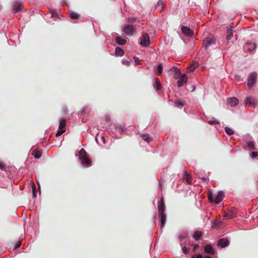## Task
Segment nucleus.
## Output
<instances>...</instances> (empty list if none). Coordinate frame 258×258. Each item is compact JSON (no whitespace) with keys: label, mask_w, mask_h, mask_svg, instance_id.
Here are the masks:
<instances>
[{"label":"nucleus","mask_w":258,"mask_h":258,"mask_svg":"<svg viewBox=\"0 0 258 258\" xmlns=\"http://www.w3.org/2000/svg\"><path fill=\"white\" fill-rule=\"evenodd\" d=\"M206 178H203V180H204V181H205V180H206Z\"/></svg>","instance_id":"nucleus-60"},{"label":"nucleus","mask_w":258,"mask_h":258,"mask_svg":"<svg viewBox=\"0 0 258 258\" xmlns=\"http://www.w3.org/2000/svg\"><path fill=\"white\" fill-rule=\"evenodd\" d=\"M79 159L83 166L89 167L91 166V161L88 157L86 151L82 148L79 152Z\"/></svg>","instance_id":"nucleus-1"},{"label":"nucleus","mask_w":258,"mask_h":258,"mask_svg":"<svg viewBox=\"0 0 258 258\" xmlns=\"http://www.w3.org/2000/svg\"><path fill=\"white\" fill-rule=\"evenodd\" d=\"M159 186L161 187V183L160 181H159Z\"/></svg>","instance_id":"nucleus-55"},{"label":"nucleus","mask_w":258,"mask_h":258,"mask_svg":"<svg viewBox=\"0 0 258 258\" xmlns=\"http://www.w3.org/2000/svg\"><path fill=\"white\" fill-rule=\"evenodd\" d=\"M59 126L58 128L61 130H66V125L67 122L66 118H59Z\"/></svg>","instance_id":"nucleus-15"},{"label":"nucleus","mask_w":258,"mask_h":258,"mask_svg":"<svg viewBox=\"0 0 258 258\" xmlns=\"http://www.w3.org/2000/svg\"><path fill=\"white\" fill-rule=\"evenodd\" d=\"M183 177L187 183H190L191 176L189 173H188L186 171H185L183 174Z\"/></svg>","instance_id":"nucleus-27"},{"label":"nucleus","mask_w":258,"mask_h":258,"mask_svg":"<svg viewBox=\"0 0 258 258\" xmlns=\"http://www.w3.org/2000/svg\"><path fill=\"white\" fill-rule=\"evenodd\" d=\"M230 244V242L227 238H222L218 240L217 242V246L221 248L228 246Z\"/></svg>","instance_id":"nucleus-8"},{"label":"nucleus","mask_w":258,"mask_h":258,"mask_svg":"<svg viewBox=\"0 0 258 258\" xmlns=\"http://www.w3.org/2000/svg\"><path fill=\"white\" fill-rule=\"evenodd\" d=\"M6 165L3 162H0V168L2 170H5Z\"/></svg>","instance_id":"nucleus-39"},{"label":"nucleus","mask_w":258,"mask_h":258,"mask_svg":"<svg viewBox=\"0 0 258 258\" xmlns=\"http://www.w3.org/2000/svg\"><path fill=\"white\" fill-rule=\"evenodd\" d=\"M33 155H34V158L36 159H38L41 157V153L38 152L34 153Z\"/></svg>","instance_id":"nucleus-36"},{"label":"nucleus","mask_w":258,"mask_h":258,"mask_svg":"<svg viewBox=\"0 0 258 258\" xmlns=\"http://www.w3.org/2000/svg\"><path fill=\"white\" fill-rule=\"evenodd\" d=\"M100 140L102 142V144H104L106 143L105 138L104 136L100 137Z\"/></svg>","instance_id":"nucleus-45"},{"label":"nucleus","mask_w":258,"mask_h":258,"mask_svg":"<svg viewBox=\"0 0 258 258\" xmlns=\"http://www.w3.org/2000/svg\"><path fill=\"white\" fill-rule=\"evenodd\" d=\"M167 216L166 213L159 214V225L161 228H163L166 221Z\"/></svg>","instance_id":"nucleus-12"},{"label":"nucleus","mask_w":258,"mask_h":258,"mask_svg":"<svg viewBox=\"0 0 258 258\" xmlns=\"http://www.w3.org/2000/svg\"><path fill=\"white\" fill-rule=\"evenodd\" d=\"M192 258H203V256L202 254H199L197 256H193Z\"/></svg>","instance_id":"nucleus-48"},{"label":"nucleus","mask_w":258,"mask_h":258,"mask_svg":"<svg viewBox=\"0 0 258 258\" xmlns=\"http://www.w3.org/2000/svg\"><path fill=\"white\" fill-rule=\"evenodd\" d=\"M199 247V245L198 244H195L194 246V250H195Z\"/></svg>","instance_id":"nucleus-51"},{"label":"nucleus","mask_w":258,"mask_h":258,"mask_svg":"<svg viewBox=\"0 0 258 258\" xmlns=\"http://www.w3.org/2000/svg\"><path fill=\"white\" fill-rule=\"evenodd\" d=\"M65 132H66V130H59L58 128V130L57 131L55 135H56V137H59V136H61Z\"/></svg>","instance_id":"nucleus-37"},{"label":"nucleus","mask_w":258,"mask_h":258,"mask_svg":"<svg viewBox=\"0 0 258 258\" xmlns=\"http://www.w3.org/2000/svg\"><path fill=\"white\" fill-rule=\"evenodd\" d=\"M205 252L210 254H213L215 253V250L210 244L206 245L204 247Z\"/></svg>","instance_id":"nucleus-16"},{"label":"nucleus","mask_w":258,"mask_h":258,"mask_svg":"<svg viewBox=\"0 0 258 258\" xmlns=\"http://www.w3.org/2000/svg\"><path fill=\"white\" fill-rule=\"evenodd\" d=\"M95 141L98 144L102 145L100 143V142L99 141V139H98V137L97 136L95 137Z\"/></svg>","instance_id":"nucleus-49"},{"label":"nucleus","mask_w":258,"mask_h":258,"mask_svg":"<svg viewBox=\"0 0 258 258\" xmlns=\"http://www.w3.org/2000/svg\"><path fill=\"white\" fill-rule=\"evenodd\" d=\"M258 154L256 152H252L251 153V156L252 158H255L257 156Z\"/></svg>","instance_id":"nucleus-42"},{"label":"nucleus","mask_w":258,"mask_h":258,"mask_svg":"<svg viewBox=\"0 0 258 258\" xmlns=\"http://www.w3.org/2000/svg\"><path fill=\"white\" fill-rule=\"evenodd\" d=\"M105 120L107 122V123H110V117L107 115H105Z\"/></svg>","instance_id":"nucleus-46"},{"label":"nucleus","mask_w":258,"mask_h":258,"mask_svg":"<svg viewBox=\"0 0 258 258\" xmlns=\"http://www.w3.org/2000/svg\"><path fill=\"white\" fill-rule=\"evenodd\" d=\"M245 142L247 147L249 148L250 149L254 150L255 149L254 143L253 141L248 140L246 141Z\"/></svg>","instance_id":"nucleus-26"},{"label":"nucleus","mask_w":258,"mask_h":258,"mask_svg":"<svg viewBox=\"0 0 258 258\" xmlns=\"http://www.w3.org/2000/svg\"><path fill=\"white\" fill-rule=\"evenodd\" d=\"M239 78H240V77H239V76L236 75V76H235V79H236V80H239Z\"/></svg>","instance_id":"nucleus-52"},{"label":"nucleus","mask_w":258,"mask_h":258,"mask_svg":"<svg viewBox=\"0 0 258 258\" xmlns=\"http://www.w3.org/2000/svg\"><path fill=\"white\" fill-rule=\"evenodd\" d=\"M192 91H194L196 89V87L195 86H192Z\"/></svg>","instance_id":"nucleus-53"},{"label":"nucleus","mask_w":258,"mask_h":258,"mask_svg":"<svg viewBox=\"0 0 258 258\" xmlns=\"http://www.w3.org/2000/svg\"><path fill=\"white\" fill-rule=\"evenodd\" d=\"M58 16V13L56 10H52L51 12V18H55Z\"/></svg>","instance_id":"nucleus-35"},{"label":"nucleus","mask_w":258,"mask_h":258,"mask_svg":"<svg viewBox=\"0 0 258 258\" xmlns=\"http://www.w3.org/2000/svg\"><path fill=\"white\" fill-rule=\"evenodd\" d=\"M227 218H230L228 215H226L224 217V219H226Z\"/></svg>","instance_id":"nucleus-54"},{"label":"nucleus","mask_w":258,"mask_h":258,"mask_svg":"<svg viewBox=\"0 0 258 258\" xmlns=\"http://www.w3.org/2000/svg\"><path fill=\"white\" fill-rule=\"evenodd\" d=\"M69 16L72 19H78L79 18L80 15L73 11H70L69 12Z\"/></svg>","instance_id":"nucleus-23"},{"label":"nucleus","mask_w":258,"mask_h":258,"mask_svg":"<svg viewBox=\"0 0 258 258\" xmlns=\"http://www.w3.org/2000/svg\"><path fill=\"white\" fill-rule=\"evenodd\" d=\"M141 137L144 141L148 143H150L153 140V138L149 134H143Z\"/></svg>","instance_id":"nucleus-24"},{"label":"nucleus","mask_w":258,"mask_h":258,"mask_svg":"<svg viewBox=\"0 0 258 258\" xmlns=\"http://www.w3.org/2000/svg\"><path fill=\"white\" fill-rule=\"evenodd\" d=\"M134 59L135 60V64L138 65L139 63V59L136 56L134 57Z\"/></svg>","instance_id":"nucleus-43"},{"label":"nucleus","mask_w":258,"mask_h":258,"mask_svg":"<svg viewBox=\"0 0 258 258\" xmlns=\"http://www.w3.org/2000/svg\"><path fill=\"white\" fill-rule=\"evenodd\" d=\"M208 122L209 124L211 125L219 124L220 123L219 121L218 120L215 119L214 118H213V119L209 120Z\"/></svg>","instance_id":"nucleus-32"},{"label":"nucleus","mask_w":258,"mask_h":258,"mask_svg":"<svg viewBox=\"0 0 258 258\" xmlns=\"http://www.w3.org/2000/svg\"><path fill=\"white\" fill-rule=\"evenodd\" d=\"M228 104L232 107L236 106L238 104V100L235 97H231L228 99Z\"/></svg>","instance_id":"nucleus-14"},{"label":"nucleus","mask_w":258,"mask_h":258,"mask_svg":"<svg viewBox=\"0 0 258 258\" xmlns=\"http://www.w3.org/2000/svg\"><path fill=\"white\" fill-rule=\"evenodd\" d=\"M115 132L119 133L120 135L122 134L124 131V129L120 124H114Z\"/></svg>","instance_id":"nucleus-18"},{"label":"nucleus","mask_w":258,"mask_h":258,"mask_svg":"<svg viewBox=\"0 0 258 258\" xmlns=\"http://www.w3.org/2000/svg\"><path fill=\"white\" fill-rule=\"evenodd\" d=\"M63 110H64V111H67V110H68V109L63 108Z\"/></svg>","instance_id":"nucleus-57"},{"label":"nucleus","mask_w":258,"mask_h":258,"mask_svg":"<svg viewBox=\"0 0 258 258\" xmlns=\"http://www.w3.org/2000/svg\"><path fill=\"white\" fill-rule=\"evenodd\" d=\"M161 7L160 11H162L164 7L163 2L162 1H159L156 6V9H158V8Z\"/></svg>","instance_id":"nucleus-30"},{"label":"nucleus","mask_w":258,"mask_h":258,"mask_svg":"<svg viewBox=\"0 0 258 258\" xmlns=\"http://www.w3.org/2000/svg\"><path fill=\"white\" fill-rule=\"evenodd\" d=\"M202 235L203 232L202 231L197 230L194 232L192 237L195 240L198 241L200 239Z\"/></svg>","instance_id":"nucleus-20"},{"label":"nucleus","mask_w":258,"mask_h":258,"mask_svg":"<svg viewBox=\"0 0 258 258\" xmlns=\"http://www.w3.org/2000/svg\"><path fill=\"white\" fill-rule=\"evenodd\" d=\"M233 36V27L229 26L227 27L226 30V40L229 41L231 40V38Z\"/></svg>","instance_id":"nucleus-13"},{"label":"nucleus","mask_w":258,"mask_h":258,"mask_svg":"<svg viewBox=\"0 0 258 258\" xmlns=\"http://www.w3.org/2000/svg\"><path fill=\"white\" fill-rule=\"evenodd\" d=\"M187 81V77L185 74H182L177 81V86L178 87L183 86Z\"/></svg>","instance_id":"nucleus-9"},{"label":"nucleus","mask_w":258,"mask_h":258,"mask_svg":"<svg viewBox=\"0 0 258 258\" xmlns=\"http://www.w3.org/2000/svg\"><path fill=\"white\" fill-rule=\"evenodd\" d=\"M215 44L216 41L215 40L211 38L208 37L204 40L203 47H204L206 50H207L210 46L214 45Z\"/></svg>","instance_id":"nucleus-5"},{"label":"nucleus","mask_w":258,"mask_h":258,"mask_svg":"<svg viewBox=\"0 0 258 258\" xmlns=\"http://www.w3.org/2000/svg\"><path fill=\"white\" fill-rule=\"evenodd\" d=\"M185 237L186 236L182 234H180L178 235V239L180 241V245L181 246H182L185 244V242H183V240L185 239Z\"/></svg>","instance_id":"nucleus-29"},{"label":"nucleus","mask_w":258,"mask_h":258,"mask_svg":"<svg viewBox=\"0 0 258 258\" xmlns=\"http://www.w3.org/2000/svg\"><path fill=\"white\" fill-rule=\"evenodd\" d=\"M225 132L229 136H231L234 134V131L228 126L225 127Z\"/></svg>","instance_id":"nucleus-28"},{"label":"nucleus","mask_w":258,"mask_h":258,"mask_svg":"<svg viewBox=\"0 0 258 258\" xmlns=\"http://www.w3.org/2000/svg\"><path fill=\"white\" fill-rule=\"evenodd\" d=\"M256 73L253 72L251 73L248 76L247 86L249 88H251L255 83L256 81Z\"/></svg>","instance_id":"nucleus-4"},{"label":"nucleus","mask_w":258,"mask_h":258,"mask_svg":"<svg viewBox=\"0 0 258 258\" xmlns=\"http://www.w3.org/2000/svg\"><path fill=\"white\" fill-rule=\"evenodd\" d=\"M181 30L182 32V33L185 35V36L190 37H192L194 34L193 31L189 28V27L184 26H181L180 27Z\"/></svg>","instance_id":"nucleus-10"},{"label":"nucleus","mask_w":258,"mask_h":258,"mask_svg":"<svg viewBox=\"0 0 258 258\" xmlns=\"http://www.w3.org/2000/svg\"><path fill=\"white\" fill-rule=\"evenodd\" d=\"M175 105L178 108H181L183 106L184 104L182 101L178 100L175 102Z\"/></svg>","instance_id":"nucleus-33"},{"label":"nucleus","mask_w":258,"mask_h":258,"mask_svg":"<svg viewBox=\"0 0 258 258\" xmlns=\"http://www.w3.org/2000/svg\"><path fill=\"white\" fill-rule=\"evenodd\" d=\"M178 69L176 68L175 67H172L170 68V69L169 71H171L172 72H174V73L176 72Z\"/></svg>","instance_id":"nucleus-44"},{"label":"nucleus","mask_w":258,"mask_h":258,"mask_svg":"<svg viewBox=\"0 0 258 258\" xmlns=\"http://www.w3.org/2000/svg\"><path fill=\"white\" fill-rule=\"evenodd\" d=\"M248 103L251 106H253L254 107L255 103V99L249 96L247 97L244 100V104L246 105Z\"/></svg>","instance_id":"nucleus-17"},{"label":"nucleus","mask_w":258,"mask_h":258,"mask_svg":"<svg viewBox=\"0 0 258 258\" xmlns=\"http://www.w3.org/2000/svg\"><path fill=\"white\" fill-rule=\"evenodd\" d=\"M124 51L119 47H116L115 50V55L116 56H122L124 55Z\"/></svg>","instance_id":"nucleus-21"},{"label":"nucleus","mask_w":258,"mask_h":258,"mask_svg":"<svg viewBox=\"0 0 258 258\" xmlns=\"http://www.w3.org/2000/svg\"><path fill=\"white\" fill-rule=\"evenodd\" d=\"M32 194H33V198H36L37 195H36L35 187L34 185L32 187Z\"/></svg>","instance_id":"nucleus-41"},{"label":"nucleus","mask_w":258,"mask_h":258,"mask_svg":"<svg viewBox=\"0 0 258 258\" xmlns=\"http://www.w3.org/2000/svg\"><path fill=\"white\" fill-rule=\"evenodd\" d=\"M115 41L118 44L120 45H123L126 42V40L125 39L121 38L120 36H117L115 38Z\"/></svg>","instance_id":"nucleus-22"},{"label":"nucleus","mask_w":258,"mask_h":258,"mask_svg":"<svg viewBox=\"0 0 258 258\" xmlns=\"http://www.w3.org/2000/svg\"><path fill=\"white\" fill-rule=\"evenodd\" d=\"M21 245V242L20 241H19L18 243H17L15 246V248L16 249V248H18L20 247Z\"/></svg>","instance_id":"nucleus-47"},{"label":"nucleus","mask_w":258,"mask_h":258,"mask_svg":"<svg viewBox=\"0 0 258 258\" xmlns=\"http://www.w3.org/2000/svg\"><path fill=\"white\" fill-rule=\"evenodd\" d=\"M181 75L182 74H181V73L180 72L179 70H178L176 72H175L174 78L175 79H179Z\"/></svg>","instance_id":"nucleus-34"},{"label":"nucleus","mask_w":258,"mask_h":258,"mask_svg":"<svg viewBox=\"0 0 258 258\" xmlns=\"http://www.w3.org/2000/svg\"><path fill=\"white\" fill-rule=\"evenodd\" d=\"M153 86L156 90H160L161 89V84L160 82H158L157 78L155 79V82L153 83Z\"/></svg>","instance_id":"nucleus-25"},{"label":"nucleus","mask_w":258,"mask_h":258,"mask_svg":"<svg viewBox=\"0 0 258 258\" xmlns=\"http://www.w3.org/2000/svg\"><path fill=\"white\" fill-rule=\"evenodd\" d=\"M63 110H64V111H67V110H68V109L63 108Z\"/></svg>","instance_id":"nucleus-59"},{"label":"nucleus","mask_w":258,"mask_h":258,"mask_svg":"<svg viewBox=\"0 0 258 258\" xmlns=\"http://www.w3.org/2000/svg\"><path fill=\"white\" fill-rule=\"evenodd\" d=\"M63 110H64V111H67V110H68V109L63 108Z\"/></svg>","instance_id":"nucleus-58"},{"label":"nucleus","mask_w":258,"mask_h":258,"mask_svg":"<svg viewBox=\"0 0 258 258\" xmlns=\"http://www.w3.org/2000/svg\"><path fill=\"white\" fill-rule=\"evenodd\" d=\"M121 63L124 64V65H125L126 66H129L130 63H131V62L128 61L126 59H122L121 60Z\"/></svg>","instance_id":"nucleus-38"},{"label":"nucleus","mask_w":258,"mask_h":258,"mask_svg":"<svg viewBox=\"0 0 258 258\" xmlns=\"http://www.w3.org/2000/svg\"><path fill=\"white\" fill-rule=\"evenodd\" d=\"M246 45H253V49H251V48H248V51L249 52H251L252 51V50H254L255 49L256 47V44L255 43H252L251 41H248L246 42Z\"/></svg>","instance_id":"nucleus-31"},{"label":"nucleus","mask_w":258,"mask_h":258,"mask_svg":"<svg viewBox=\"0 0 258 258\" xmlns=\"http://www.w3.org/2000/svg\"><path fill=\"white\" fill-rule=\"evenodd\" d=\"M205 258H212L210 256H207Z\"/></svg>","instance_id":"nucleus-56"},{"label":"nucleus","mask_w":258,"mask_h":258,"mask_svg":"<svg viewBox=\"0 0 258 258\" xmlns=\"http://www.w3.org/2000/svg\"><path fill=\"white\" fill-rule=\"evenodd\" d=\"M182 247V251L183 252V253L184 254H187L188 253V250L187 249V248H186L185 247V246H181Z\"/></svg>","instance_id":"nucleus-40"},{"label":"nucleus","mask_w":258,"mask_h":258,"mask_svg":"<svg viewBox=\"0 0 258 258\" xmlns=\"http://www.w3.org/2000/svg\"><path fill=\"white\" fill-rule=\"evenodd\" d=\"M136 28L131 25H127L125 26L123 28V32L128 35H133V34L136 32Z\"/></svg>","instance_id":"nucleus-6"},{"label":"nucleus","mask_w":258,"mask_h":258,"mask_svg":"<svg viewBox=\"0 0 258 258\" xmlns=\"http://www.w3.org/2000/svg\"><path fill=\"white\" fill-rule=\"evenodd\" d=\"M154 72L157 75H161L163 72V67L162 63H159L155 68Z\"/></svg>","instance_id":"nucleus-19"},{"label":"nucleus","mask_w":258,"mask_h":258,"mask_svg":"<svg viewBox=\"0 0 258 258\" xmlns=\"http://www.w3.org/2000/svg\"><path fill=\"white\" fill-rule=\"evenodd\" d=\"M140 44L142 47H147L150 43V37L148 33H143L140 38Z\"/></svg>","instance_id":"nucleus-3"},{"label":"nucleus","mask_w":258,"mask_h":258,"mask_svg":"<svg viewBox=\"0 0 258 258\" xmlns=\"http://www.w3.org/2000/svg\"><path fill=\"white\" fill-rule=\"evenodd\" d=\"M158 211L159 214L165 213V205L163 197H161L160 200L158 201Z\"/></svg>","instance_id":"nucleus-7"},{"label":"nucleus","mask_w":258,"mask_h":258,"mask_svg":"<svg viewBox=\"0 0 258 258\" xmlns=\"http://www.w3.org/2000/svg\"><path fill=\"white\" fill-rule=\"evenodd\" d=\"M136 20V18L132 17L129 18V21L130 22H134Z\"/></svg>","instance_id":"nucleus-50"},{"label":"nucleus","mask_w":258,"mask_h":258,"mask_svg":"<svg viewBox=\"0 0 258 258\" xmlns=\"http://www.w3.org/2000/svg\"><path fill=\"white\" fill-rule=\"evenodd\" d=\"M224 194L223 191H219L216 196L213 197L212 195L209 196V200L211 202L215 203L216 204L220 203L223 199Z\"/></svg>","instance_id":"nucleus-2"},{"label":"nucleus","mask_w":258,"mask_h":258,"mask_svg":"<svg viewBox=\"0 0 258 258\" xmlns=\"http://www.w3.org/2000/svg\"><path fill=\"white\" fill-rule=\"evenodd\" d=\"M23 3L21 1H17L14 3L13 5V11L17 13L22 10Z\"/></svg>","instance_id":"nucleus-11"}]
</instances>
